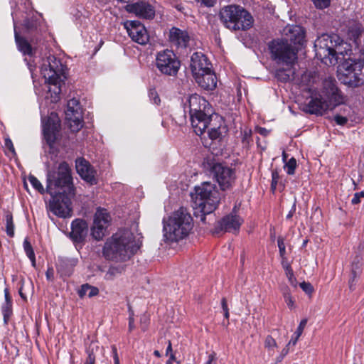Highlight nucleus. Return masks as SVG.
Listing matches in <instances>:
<instances>
[{
    "label": "nucleus",
    "mask_w": 364,
    "mask_h": 364,
    "mask_svg": "<svg viewBox=\"0 0 364 364\" xmlns=\"http://www.w3.org/2000/svg\"><path fill=\"white\" fill-rule=\"evenodd\" d=\"M286 38L284 40H274L269 45L272 58L277 65L276 77L283 82L291 79L294 73V65L297 56L295 49L289 43L294 46L302 45L304 41L305 32L298 25L287 26L284 28Z\"/></svg>",
    "instance_id": "f257e3e1"
},
{
    "label": "nucleus",
    "mask_w": 364,
    "mask_h": 364,
    "mask_svg": "<svg viewBox=\"0 0 364 364\" xmlns=\"http://www.w3.org/2000/svg\"><path fill=\"white\" fill-rule=\"evenodd\" d=\"M70 167L66 162L59 164L57 173L48 171L47 174V192L52 196L48 210L59 218L72 215L70 199L75 196L72 183Z\"/></svg>",
    "instance_id": "f03ea898"
},
{
    "label": "nucleus",
    "mask_w": 364,
    "mask_h": 364,
    "mask_svg": "<svg viewBox=\"0 0 364 364\" xmlns=\"http://www.w3.org/2000/svg\"><path fill=\"white\" fill-rule=\"evenodd\" d=\"M140 245L139 235L129 230H120L107 240L102 253L107 259L124 262L136 252Z\"/></svg>",
    "instance_id": "7ed1b4c3"
},
{
    "label": "nucleus",
    "mask_w": 364,
    "mask_h": 364,
    "mask_svg": "<svg viewBox=\"0 0 364 364\" xmlns=\"http://www.w3.org/2000/svg\"><path fill=\"white\" fill-rule=\"evenodd\" d=\"M351 43L344 41L336 34H323L314 42L316 56L326 65L341 62L352 51Z\"/></svg>",
    "instance_id": "20e7f679"
},
{
    "label": "nucleus",
    "mask_w": 364,
    "mask_h": 364,
    "mask_svg": "<svg viewBox=\"0 0 364 364\" xmlns=\"http://www.w3.org/2000/svg\"><path fill=\"white\" fill-rule=\"evenodd\" d=\"M306 111L311 114H322L344 102V97L336 87L335 79L328 77L323 82L319 92H313Z\"/></svg>",
    "instance_id": "39448f33"
},
{
    "label": "nucleus",
    "mask_w": 364,
    "mask_h": 364,
    "mask_svg": "<svg viewBox=\"0 0 364 364\" xmlns=\"http://www.w3.org/2000/svg\"><path fill=\"white\" fill-rule=\"evenodd\" d=\"M66 68L53 55L43 60L41 73L45 79L48 88L46 100L47 103H56L60 100L61 84L65 79Z\"/></svg>",
    "instance_id": "423d86ee"
},
{
    "label": "nucleus",
    "mask_w": 364,
    "mask_h": 364,
    "mask_svg": "<svg viewBox=\"0 0 364 364\" xmlns=\"http://www.w3.org/2000/svg\"><path fill=\"white\" fill-rule=\"evenodd\" d=\"M183 107L185 110L188 109L195 133L197 135L203 134L213 114L209 102L203 97L192 94L185 98Z\"/></svg>",
    "instance_id": "0eeeda50"
},
{
    "label": "nucleus",
    "mask_w": 364,
    "mask_h": 364,
    "mask_svg": "<svg viewBox=\"0 0 364 364\" xmlns=\"http://www.w3.org/2000/svg\"><path fill=\"white\" fill-rule=\"evenodd\" d=\"M164 237L166 241L178 242L186 238L193 227V220L184 208H181L164 219Z\"/></svg>",
    "instance_id": "6e6552de"
},
{
    "label": "nucleus",
    "mask_w": 364,
    "mask_h": 364,
    "mask_svg": "<svg viewBox=\"0 0 364 364\" xmlns=\"http://www.w3.org/2000/svg\"><path fill=\"white\" fill-rule=\"evenodd\" d=\"M191 198L196 214H202L203 222H205V215L210 214L216 209L220 200L215 185L210 182H203L196 186Z\"/></svg>",
    "instance_id": "1a4fd4ad"
},
{
    "label": "nucleus",
    "mask_w": 364,
    "mask_h": 364,
    "mask_svg": "<svg viewBox=\"0 0 364 364\" xmlns=\"http://www.w3.org/2000/svg\"><path fill=\"white\" fill-rule=\"evenodd\" d=\"M60 127V121L56 113L51 112L47 119L42 117L43 134L46 141V146L44 147L46 153L44 163L48 168L58 162V151L55 142Z\"/></svg>",
    "instance_id": "9d476101"
},
{
    "label": "nucleus",
    "mask_w": 364,
    "mask_h": 364,
    "mask_svg": "<svg viewBox=\"0 0 364 364\" xmlns=\"http://www.w3.org/2000/svg\"><path fill=\"white\" fill-rule=\"evenodd\" d=\"M220 17L225 26L230 30H247L253 24L250 13L240 6L230 5L223 8Z\"/></svg>",
    "instance_id": "9b49d317"
},
{
    "label": "nucleus",
    "mask_w": 364,
    "mask_h": 364,
    "mask_svg": "<svg viewBox=\"0 0 364 364\" xmlns=\"http://www.w3.org/2000/svg\"><path fill=\"white\" fill-rule=\"evenodd\" d=\"M339 80L346 85L357 87L364 82V63L348 59L338 66Z\"/></svg>",
    "instance_id": "f8f14e48"
},
{
    "label": "nucleus",
    "mask_w": 364,
    "mask_h": 364,
    "mask_svg": "<svg viewBox=\"0 0 364 364\" xmlns=\"http://www.w3.org/2000/svg\"><path fill=\"white\" fill-rule=\"evenodd\" d=\"M156 65L161 73L173 76L178 72L181 63L172 50L166 49L157 53Z\"/></svg>",
    "instance_id": "ddd939ff"
},
{
    "label": "nucleus",
    "mask_w": 364,
    "mask_h": 364,
    "mask_svg": "<svg viewBox=\"0 0 364 364\" xmlns=\"http://www.w3.org/2000/svg\"><path fill=\"white\" fill-rule=\"evenodd\" d=\"M111 216L107 210L99 208L97 209L91 227V235L97 240H100L106 235L110 225Z\"/></svg>",
    "instance_id": "4468645a"
},
{
    "label": "nucleus",
    "mask_w": 364,
    "mask_h": 364,
    "mask_svg": "<svg viewBox=\"0 0 364 364\" xmlns=\"http://www.w3.org/2000/svg\"><path fill=\"white\" fill-rule=\"evenodd\" d=\"M65 119L73 132H77L82 127V108L78 100L72 98L68 102Z\"/></svg>",
    "instance_id": "2eb2a0df"
},
{
    "label": "nucleus",
    "mask_w": 364,
    "mask_h": 364,
    "mask_svg": "<svg viewBox=\"0 0 364 364\" xmlns=\"http://www.w3.org/2000/svg\"><path fill=\"white\" fill-rule=\"evenodd\" d=\"M213 171L222 190L229 189L232 186L235 179V173L231 168L217 164L214 165Z\"/></svg>",
    "instance_id": "dca6fc26"
},
{
    "label": "nucleus",
    "mask_w": 364,
    "mask_h": 364,
    "mask_svg": "<svg viewBox=\"0 0 364 364\" xmlns=\"http://www.w3.org/2000/svg\"><path fill=\"white\" fill-rule=\"evenodd\" d=\"M124 28L130 38L136 43L145 45L149 42V36L145 26L138 21H127Z\"/></svg>",
    "instance_id": "f3484780"
},
{
    "label": "nucleus",
    "mask_w": 364,
    "mask_h": 364,
    "mask_svg": "<svg viewBox=\"0 0 364 364\" xmlns=\"http://www.w3.org/2000/svg\"><path fill=\"white\" fill-rule=\"evenodd\" d=\"M190 69L194 79L212 69L207 57L201 52H196L191 57Z\"/></svg>",
    "instance_id": "a211bd4d"
},
{
    "label": "nucleus",
    "mask_w": 364,
    "mask_h": 364,
    "mask_svg": "<svg viewBox=\"0 0 364 364\" xmlns=\"http://www.w3.org/2000/svg\"><path fill=\"white\" fill-rule=\"evenodd\" d=\"M126 10L129 13L143 18H152L155 15L153 6L146 1H138L126 6Z\"/></svg>",
    "instance_id": "6ab92c4d"
},
{
    "label": "nucleus",
    "mask_w": 364,
    "mask_h": 364,
    "mask_svg": "<svg viewBox=\"0 0 364 364\" xmlns=\"http://www.w3.org/2000/svg\"><path fill=\"white\" fill-rule=\"evenodd\" d=\"M243 223V220L237 215L236 208H234L232 212L224 217L219 225L221 230L228 232H236L239 230L240 225Z\"/></svg>",
    "instance_id": "aec40b11"
},
{
    "label": "nucleus",
    "mask_w": 364,
    "mask_h": 364,
    "mask_svg": "<svg viewBox=\"0 0 364 364\" xmlns=\"http://www.w3.org/2000/svg\"><path fill=\"white\" fill-rule=\"evenodd\" d=\"M208 129V136L212 140H216L221 138L223 134L226 132V127L223 126V121L221 117L217 114L211 115V121L206 129Z\"/></svg>",
    "instance_id": "412c9836"
},
{
    "label": "nucleus",
    "mask_w": 364,
    "mask_h": 364,
    "mask_svg": "<svg viewBox=\"0 0 364 364\" xmlns=\"http://www.w3.org/2000/svg\"><path fill=\"white\" fill-rule=\"evenodd\" d=\"M75 166L77 172L82 179L91 184L96 183L95 172L88 161L82 158L77 159Z\"/></svg>",
    "instance_id": "4be33fe9"
},
{
    "label": "nucleus",
    "mask_w": 364,
    "mask_h": 364,
    "mask_svg": "<svg viewBox=\"0 0 364 364\" xmlns=\"http://www.w3.org/2000/svg\"><path fill=\"white\" fill-rule=\"evenodd\" d=\"M70 237L75 242H80L85 240L88 232V225L82 219H76L71 225Z\"/></svg>",
    "instance_id": "5701e85b"
},
{
    "label": "nucleus",
    "mask_w": 364,
    "mask_h": 364,
    "mask_svg": "<svg viewBox=\"0 0 364 364\" xmlns=\"http://www.w3.org/2000/svg\"><path fill=\"white\" fill-rule=\"evenodd\" d=\"M169 39L177 47L186 48L190 41V36L186 31L172 28L169 32Z\"/></svg>",
    "instance_id": "b1692460"
},
{
    "label": "nucleus",
    "mask_w": 364,
    "mask_h": 364,
    "mask_svg": "<svg viewBox=\"0 0 364 364\" xmlns=\"http://www.w3.org/2000/svg\"><path fill=\"white\" fill-rule=\"evenodd\" d=\"M194 80L200 87L205 90H212L217 85V78L212 69L205 72V73L201 74Z\"/></svg>",
    "instance_id": "393cba45"
},
{
    "label": "nucleus",
    "mask_w": 364,
    "mask_h": 364,
    "mask_svg": "<svg viewBox=\"0 0 364 364\" xmlns=\"http://www.w3.org/2000/svg\"><path fill=\"white\" fill-rule=\"evenodd\" d=\"M362 31L361 26L358 22H350L346 31L348 39H349L355 46H357V40L361 34Z\"/></svg>",
    "instance_id": "a878e982"
},
{
    "label": "nucleus",
    "mask_w": 364,
    "mask_h": 364,
    "mask_svg": "<svg viewBox=\"0 0 364 364\" xmlns=\"http://www.w3.org/2000/svg\"><path fill=\"white\" fill-rule=\"evenodd\" d=\"M15 41L18 47V50L23 55H32L33 50L29 43L18 36V33L15 30Z\"/></svg>",
    "instance_id": "bb28decb"
},
{
    "label": "nucleus",
    "mask_w": 364,
    "mask_h": 364,
    "mask_svg": "<svg viewBox=\"0 0 364 364\" xmlns=\"http://www.w3.org/2000/svg\"><path fill=\"white\" fill-rule=\"evenodd\" d=\"M98 293L99 289L97 287L91 286L88 284L82 285L80 289L78 291L79 296L80 297L87 296L90 298L97 295Z\"/></svg>",
    "instance_id": "cd10ccee"
},
{
    "label": "nucleus",
    "mask_w": 364,
    "mask_h": 364,
    "mask_svg": "<svg viewBox=\"0 0 364 364\" xmlns=\"http://www.w3.org/2000/svg\"><path fill=\"white\" fill-rule=\"evenodd\" d=\"M281 291L282 293L284 299L287 306L290 309H293L295 308V301L292 297L290 289L287 286H283L281 287Z\"/></svg>",
    "instance_id": "c85d7f7f"
},
{
    "label": "nucleus",
    "mask_w": 364,
    "mask_h": 364,
    "mask_svg": "<svg viewBox=\"0 0 364 364\" xmlns=\"http://www.w3.org/2000/svg\"><path fill=\"white\" fill-rule=\"evenodd\" d=\"M306 323L307 319L304 318L301 321L296 331L294 332L291 340L289 341L288 345L295 346L296 344L299 337L301 336L304 331V328L306 327Z\"/></svg>",
    "instance_id": "c756f323"
},
{
    "label": "nucleus",
    "mask_w": 364,
    "mask_h": 364,
    "mask_svg": "<svg viewBox=\"0 0 364 364\" xmlns=\"http://www.w3.org/2000/svg\"><path fill=\"white\" fill-rule=\"evenodd\" d=\"M264 348L267 350L269 355H273L275 350L278 348L276 340L271 336H267L264 339Z\"/></svg>",
    "instance_id": "7c9ffc66"
},
{
    "label": "nucleus",
    "mask_w": 364,
    "mask_h": 364,
    "mask_svg": "<svg viewBox=\"0 0 364 364\" xmlns=\"http://www.w3.org/2000/svg\"><path fill=\"white\" fill-rule=\"evenodd\" d=\"M124 271V267L122 265L111 266L105 275V279L107 280H112L117 276L122 274Z\"/></svg>",
    "instance_id": "2f4dec72"
},
{
    "label": "nucleus",
    "mask_w": 364,
    "mask_h": 364,
    "mask_svg": "<svg viewBox=\"0 0 364 364\" xmlns=\"http://www.w3.org/2000/svg\"><path fill=\"white\" fill-rule=\"evenodd\" d=\"M6 220V234L12 237L14 235V224L13 222V216L10 212H6L4 215Z\"/></svg>",
    "instance_id": "473e14b6"
},
{
    "label": "nucleus",
    "mask_w": 364,
    "mask_h": 364,
    "mask_svg": "<svg viewBox=\"0 0 364 364\" xmlns=\"http://www.w3.org/2000/svg\"><path fill=\"white\" fill-rule=\"evenodd\" d=\"M23 248L24 251L27 255V257L30 259L32 265L35 267L36 265V257L35 254L33 252V250L32 248V246L30 243V242L28 240V239H25L23 241Z\"/></svg>",
    "instance_id": "72a5a7b5"
},
{
    "label": "nucleus",
    "mask_w": 364,
    "mask_h": 364,
    "mask_svg": "<svg viewBox=\"0 0 364 364\" xmlns=\"http://www.w3.org/2000/svg\"><path fill=\"white\" fill-rule=\"evenodd\" d=\"M296 168V161L292 157L284 163V168L289 175H293Z\"/></svg>",
    "instance_id": "f704fd0d"
},
{
    "label": "nucleus",
    "mask_w": 364,
    "mask_h": 364,
    "mask_svg": "<svg viewBox=\"0 0 364 364\" xmlns=\"http://www.w3.org/2000/svg\"><path fill=\"white\" fill-rule=\"evenodd\" d=\"M28 180L36 190L41 193L44 192V188L41 183L34 176L30 175Z\"/></svg>",
    "instance_id": "c9c22d12"
},
{
    "label": "nucleus",
    "mask_w": 364,
    "mask_h": 364,
    "mask_svg": "<svg viewBox=\"0 0 364 364\" xmlns=\"http://www.w3.org/2000/svg\"><path fill=\"white\" fill-rule=\"evenodd\" d=\"M2 313L4 316V321L5 323H7L9 317L12 314L11 303H5L2 307Z\"/></svg>",
    "instance_id": "e433bc0d"
},
{
    "label": "nucleus",
    "mask_w": 364,
    "mask_h": 364,
    "mask_svg": "<svg viewBox=\"0 0 364 364\" xmlns=\"http://www.w3.org/2000/svg\"><path fill=\"white\" fill-rule=\"evenodd\" d=\"M277 245L279 250V255L282 258L286 257V247L284 244V240L283 237H279L277 239Z\"/></svg>",
    "instance_id": "4c0bfd02"
},
{
    "label": "nucleus",
    "mask_w": 364,
    "mask_h": 364,
    "mask_svg": "<svg viewBox=\"0 0 364 364\" xmlns=\"http://www.w3.org/2000/svg\"><path fill=\"white\" fill-rule=\"evenodd\" d=\"M317 9H323L329 6L331 0H312Z\"/></svg>",
    "instance_id": "58836bf2"
},
{
    "label": "nucleus",
    "mask_w": 364,
    "mask_h": 364,
    "mask_svg": "<svg viewBox=\"0 0 364 364\" xmlns=\"http://www.w3.org/2000/svg\"><path fill=\"white\" fill-rule=\"evenodd\" d=\"M149 96L150 100L155 104V105H159L160 104V98L158 95L157 92L154 89H151L149 92Z\"/></svg>",
    "instance_id": "ea45409f"
},
{
    "label": "nucleus",
    "mask_w": 364,
    "mask_h": 364,
    "mask_svg": "<svg viewBox=\"0 0 364 364\" xmlns=\"http://www.w3.org/2000/svg\"><path fill=\"white\" fill-rule=\"evenodd\" d=\"M289 284L294 288L297 287V280L296 277H294V272L290 271L285 273Z\"/></svg>",
    "instance_id": "a19ab883"
},
{
    "label": "nucleus",
    "mask_w": 364,
    "mask_h": 364,
    "mask_svg": "<svg viewBox=\"0 0 364 364\" xmlns=\"http://www.w3.org/2000/svg\"><path fill=\"white\" fill-rule=\"evenodd\" d=\"M300 287L307 294H311L314 291V288L309 282H304L301 283Z\"/></svg>",
    "instance_id": "79ce46f5"
},
{
    "label": "nucleus",
    "mask_w": 364,
    "mask_h": 364,
    "mask_svg": "<svg viewBox=\"0 0 364 364\" xmlns=\"http://www.w3.org/2000/svg\"><path fill=\"white\" fill-rule=\"evenodd\" d=\"M141 328L143 331H146L149 324V318L146 315H143L140 318Z\"/></svg>",
    "instance_id": "37998d69"
},
{
    "label": "nucleus",
    "mask_w": 364,
    "mask_h": 364,
    "mask_svg": "<svg viewBox=\"0 0 364 364\" xmlns=\"http://www.w3.org/2000/svg\"><path fill=\"white\" fill-rule=\"evenodd\" d=\"M364 197V191L355 193L351 200L353 204H358L360 203V198Z\"/></svg>",
    "instance_id": "c03bdc74"
},
{
    "label": "nucleus",
    "mask_w": 364,
    "mask_h": 364,
    "mask_svg": "<svg viewBox=\"0 0 364 364\" xmlns=\"http://www.w3.org/2000/svg\"><path fill=\"white\" fill-rule=\"evenodd\" d=\"M282 265L283 269L285 271V273L287 272L292 271L291 265L288 262L286 257H284V258H282Z\"/></svg>",
    "instance_id": "a18cd8bd"
},
{
    "label": "nucleus",
    "mask_w": 364,
    "mask_h": 364,
    "mask_svg": "<svg viewBox=\"0 0 364 364\" xmlns=\"http://www.w3.org/2000/svg\"><path fill=\"white\" fill-rule=\"evenodd\" d=\"M334 120L339 125H344L348 122V119L346 117L341 116V115H336L334 117Z\"/></svg>",
    "instance_id": "49530a36"
},
{
    "label": "nucleus",
    "mask_w": 364,
    "mask_h": 364,
    "mask_svg": "<svg viewBox=\"0 0 364 364\" xmlns=\"http://www.w3.org/2000/svg\"><path fill=\"white\" fill-rule=\"evenodd\" d=\"M290 345H287L285 348H284L280 352L279 356L277 358V361H281L289 353V346Z\"/></svg>",
    "instance_id": "de8ad7c7"
},
{
    "label": "nucleus",
    "mask_w": 364,
    "mask_h": 364,
    "mask_svg": "<svg viewBox=\"0 0 364 364\" xmlns=\"http://www.w3.org/2000/svg\"><path fill=\"white\" fill-rule=\"evenodd\" d=\"M216 353L212 352L209 354L208 360L204 364H215Z\"/></svg>",
    "instance_id": "09e8293b"
},
{
    "label": "nucleus",
    "mask_w": 364,
    "mask_h": 364,
    "mask_svg": "<svg viewBox=\"0 0 364 364\" xmlns=\"http://www.w3.org/2000/svg\"><path fill=\"white\" fill-rule=\"evenodd\" d=\"M112 353H113V358H114V364H120L119 363V356H118V354H117V348L114 346H112Z\"/></svg>",
    "instance_id": "8fccbe9b"
},
{
    "label": "nucleus",
    "mask_w": 364,
    "mask_h": 364,
    "mask_svg": "<svg viewBox=\"0 0 364 364\" xmlns=\"http://www.w3.org/2000/svg\"><path fill=\"white\" fill-rule=\"evenodd\" d=\"M222 307L224 311V316L226 318H228L229 317V312L226 303V300L225 299H223L222 300Z\"/></svg>",
    "instance_id": "3c124183"
},
{
    "label": "nucleus",
    "mask_w": 364,
    "mask_h": 364,
    "mask_svg": "<svg viewBox=\"0 0 364 364\" xmlns=\"http://www.w3.org/2000/svg\"><path fill=\"white\" fill-rule=\"evenodd\" d=\"M198 2H201L203 4H204L206 6H213L216 0H196Z\"/></svg>",
    "instance_id": "603ef678"
},
{
    "label": "nucleus",
    "mask_w": 364,
    "mask_h": 364,
    "mask_svg": "<svg viewBox=\"0 0 364 364\" xmlns=\"http://www.w3.org/2000/svg\"><path fill=\"white\" fill-rule=\"evenodd\" d=\"M46 278L48 280H53L54 277V271L53 268H48L46 273Z\"/></svg>",
    "instance_id": "864d4df0"
},
{
    "label": "nucleus",
    "mask_w": 364,
    "mask_h": 364,
    "mask_svg": "<svg viewBox=\"0 0 364 364\" xmlns=\"http://www.w3.org/2000/svg\"><path fill=\"white\" fill-rule=\"evenodd\" d=\"M278 175L277 173H272V188L274 190L276 188L277 183Z\"/></svg>",
    "instance_id": "5fc2aeb1"
},
{
    "label": "nucleus",
    "mask_w": 364,
    "mask_h": 364,
    "mask_svg": "<svg viewBox=\"0 0 364 364\" xmlns=\"http://www.w3.org/2000/svg\"><path fill=\"white\" fill-rule=\"evenodd\" d=\"M5 146L12 152V153H14V145L12 144V141L7 139H6L5 141Z\"/></svg>",
    "instance_id": "6e6d98bb"
},
{
    "label": "nucleus",
    "mask_w": 364,
    "mask_h": 364,
    "mask_svg": "<svg viewBox=\"0 0 364 364\" xmlns=\"http://www.w3.org/2000/svg\"><path fill=\"white\" fill-rule=\"evenodd\" d=\"M95 360V358L92 355V353H89L86 362L85 363V364H94Z\"/></svg>",
    "instance_id": "4d7b16f0"
},
{
    "label": "nucleus",
    "mask_w": 364,
    "mask_h": 364,
    "mask_svg": "<svg viewBox=\"0 0 364 364\" xmlns=\"http://www.w3.org/2000/svg\"><path fill=\"white\" fill-rule=\"evenodd\" d=\"M295 211H296V203L294 202L291 207V209L290 210V211L289 212V213L287 215V219L291 218V217L293 216Z\"/></svg>",
    "instance_id": "13d9d810"
},
{
    "label": "nucleus",
    "mask_w": 364,
    "mask_h": 364,
    "mask_svg": "<svg viewBox=\"0 0 364 364\" xmlns=\"http://www.w3.org/2000/svg\"><path fill=\"white\" fill-rule=\"evenodd\" d=\"M4 296H5V303H11L9 292L7 289H5L4 290Z\"/></svg>",
    "instance_id": "bf43d9fd"
},
{
    "label": "nucleus",
    "mask_w": 364,
    "mask_h": 364,
    "mask_svg": "<svg viewBox=\"0 0 364 364\" xmlns=\"http://www.w3.org/2000/svg\"><path fill=\"white\" fill-rule=\"evenodd\" d=\"M134 318L132 316H130L129 317V331H132V329L134 328Z\"/></svg>",
    "instance_id": "052dcab7"
},
{
    "label": "nucleus",
    "mask_w": 364,
    "mask_h": 364,
    "mask_svg": "<svg viewBox=\"0 0 364 364\" xmlns=\"http://www.w3.org/2000/svg\"><path fill=\"white\" fill-rule=\"evenodd\" d=\"M258 132H259V134H261L262 135H267V132H268L266 129L262 128V127L258 129Z\"/></svg>",
    "instance_id": "680f3d73"
},
{
    "label": "nucleus",
    "mask_w": 364,
    "mask_h": 364,
    "mask_svg": "<svg viewBox=\"0 0 364 364\" xmlns=\"http://www.w3.org/2000/svg\"><path fill=\"white\" fill-rule=\"evenodd\" d=\"M172 347H171V342H168V345L167 346V348H166V355H168V353H172Z\"/></svg>",
    "instance_id": "e2e57ef3"
},
{
    "label": "nucleus",
    "mask_w": 364,
    "mask_h": 364,
    "mask_svg": "<svg viewBox=\"0 0 364 364\" xmlns=\"http://www.w3.org/2000/svg\"><path fill=\"white\" fill-rule=\"evenodd\" d=\"M287 154H286V152L284 151L282 152V161H283V162H284V163H285V162H287Z\"/></svg>",
    "instance_id": "0e129e2a"
},
{
    "label": "nucleus",
    "mask_w": 364,
    "mask_h": 364,
    "mask_svg": "<svg viewBox=\"0 0 364 364\" xmlns=\"http://www.w3.org/2000/svg\"><path fill=\"white\" fill-rule=\"evenodd\" d=\"M176 358H175V355L171 353V355H170V358L168 360H172V363L175 360Z\"/></svg>",
    "instance_id": "69168bd1"
},
{
    "label": "nucleus",
    "mask_w": 364,
    "mask_h": 364,
    "mask_svg": "<svg viewBox=\"0 0 364 364\" xmlns=\"http://www.w3.org/2000/svg\"><path fill=\"white\" fill-rule=\"evenodd\" d=\"M353 282H354V278H353V279L349 282L350 289H353Z\"/></svg>",
    "instance_id": "338daca9"
},
{
    "label": "nucleus",
    "mask_w": 364,
    "mask_h": 364,
    "mask_svg": "<svg viewBox=\"0 0 364 364\" xmlns=\"http://www.w3.org/2000/svg\"><path fill=\"white\" fill-rule=\"evenodd\" d=\"M154 354L156 356V357H160L161 355H160V353L158 351V350H155L154 352Z\"/></svg>",
    "instance_id": "774afa93"
}]
</instances>
